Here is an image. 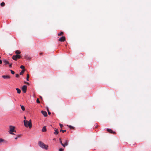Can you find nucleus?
<instances>
[{"label": "nucleus", "instance_id": "1", "mask_svg": "<svg viewBox=\"0 0 151 151\" xmlns=\"http://www.w3.org/2000/svg\"><path fill=\"white\" fill-rule=\"evenodd\" d=\"M38 145L40 147L43 149L46 150H47L48 149V145H45L43 142L41 141L39 142Z\"/></svg>", "mask_w": 151, "mask_h": 151}, {"label": "nucleus", "instance_id": "2", "mask_svg": "<svg viewBox=\"0 0 151 151\" xmlns=\"http://www.w3.org/2000/svg\"><path fill=\"white\" fill-rule=\"evenodd\" d=\"M24 125L26 127H29V128H31L32 127V124L31 123L29 122L27 120H24Z\"/></svg>", "mask_w": 151, "mask_h": 151}, {"label": "nucleus", "instance_id": "3", "mask_svg": "<svg viewBox=\"0 0 151 151\" xmlns=\"http://www.w3.org/2000/svg\"><path fill=\"white\" fill-rule=\"evenodd\" d=\"M9 132L11 134H15L13 133V132H16V131L15 130V127L13 126H10L9 127Z\"/></svg>", "mask_w": 151, "mask_h": 151}, {"label": "nucleus", "instance_id": "4", "mask_svg": "<svg viewBox=\"0 0 151 151\" xmlns=\"http://www.w3.org/2000/svg\"><path fill=\"white\" fill-rule=\"evenodd\" d=\"M27 86L26 85H24L22 88V90L24 93H25L27 91Z\"/></svg>", "mask_w": 151, "mask_h": 151}, {"label": "nucleus", "instance_id": "5", "mask_svg": "<svg viewBox=\"0 0 151 151\" xmlns=\"http://www.w3.org/2000/svg\"><path fill=\"white\" fill-rule=\"evenodd\" d=\"M65 40V36H62L59 39V41L60 42H64Z\"/></svg>", "mask_w": 151, "mask_h": 151}, {"label": "nucleus", "instance_id": "6", "mask_svg": "<svg viewBox=\"0 0 151 151\" xmlns=\"http://www.w3.org/2000/svg\"><path fill=\"white\" fill-rule=\"evenodd\" d=\"M68 142L67 140H65V141L64 144H62V145L64 147H65V146L68 145Z\"/></svg>", "mask_w": 151, "mask_h": 151}, {"label": "nucleus", "instance_id": "7", "mask_svg": "<svg viewBox=\"0 0 151 151\" xmlns=\"http://www.w3.org/2000/svg\"><path fill=\"white\" fill-rule=\"evenodd\" d=\"M41 112L46 117L47 116V112L46 111H42Z\"/></svg>", "mask_w": 151, "mask_h": 151}, {"label": "nucleus", "instance_id": "8", "mask_svg": "<svg viewBox=\"0 0 151 151\" xmlns=\"http://www.w3.org/2000/svg\"><path fill=\"white\" fill-rule=\"evenodd\" d=\"M2 77L4 79H9L10 78V76L8 75H3Z\"/></svg>", "mask_w": 151, "mask_h": 151}, {"label": "nucleus", "instance_id": "9", "mask_svg": "<svg viewBox=\"0 0 151 151\" xmlns=\"http://www.w3.org/2000/svg\"><path fill=\"white\" fill-rule=\"evenodd\" d=\"M107 131L111 133H113V134H114L115 133V132H114L112 131V130L111 129H107Z\"/></svg>", "mask_w": 151, "mask_h": 151}, {"label": "nucleus", "instance_id": "10", "mask_svg": "<svg viewBox=\"0 0 151 151\" xmlns=\"http://www.w3.org/2000/svg\"><path fill=\"white\" fill-rule=\"evenodd\" d=\"M55 132H54V134L55 135H57L59 133L58 130V129H55L54 130Z\"/></svg>", "mask_w": 151, "mask_h": 151}, {"label": "nucleus", "instance_id": "11", "mask_svg": "<svg viewBox=\"0 0 151 151\" xmlns=\"http://www.w3.org/2000/svg\"><path fill=\"white\" fill-rule=\"evenodd\" d=\"M3 62L5 63V65H6L9 64V62L6 60H3Z\"/></svg>", "mask_w": 151, "mask_h": 151}, {"label": "nucleus", "instance_id": "12", "mask_svg": "<svg viewBox=\"0 0 151 151\" xmlns=\"http://www.w3.org/2000/svg\"><path fill=\"white\" fill-rule=\"evenodd\" d=\"M6 141L4 139L0 138V144L1 142H6Z\"/></svg>", "mask_w": 151, "mask_h": 151}, {"label": "nucleus", "instance_id": "13", "mask_svg": "<svg viewBox=\"0 0 151 151\" xmlns=\"http://www.w3.org/2000/svg\"><path fill=\"white\" fill-rule=\"evenodd\" d=\"M47 130L46 126H44L43 127L42 129V131L43 132H46Z\"/></svg>", "mask_w": 151, "mask_h": 151}, {"label": "nucleus", "instance_id": "14", "mask_svg": "<svg viewBox=\"0 0 151 151\" xmlns=\"http://www.w3.org/2000/svg\"><path fill=\"white\" fill-rule=\"evenodd\" d=\"M12 58L13 59L15 60H17V58L16 56V55H13L12 56Z\"/></svg>", "mask_w": 151, "mask_h": 151}, {"label": "nucleus", "instance_id": "15", "mask_svg": "<svg viewBox=\"0 0 151 151\" xmlns=\"http://www.w3.org/2000/svg\"><path fill=\"white\" fill-rule=\"evenodd\" d=\"M63 32H61L60 33L58 34V35L59 36H60L63 35Z\"/></svg>", "mask_w": 151, "mask_h": 151}, {"label": "nucleus", "instance_id": "16", "mask_svg": "<svg viewBox=\"0 0 151 151\" xmlns=\"http://www.w3.org/2000/svg\"><path fill=\"white\" fill-rule=\"evenodd\" d=\"M16 90L17 91V93H21V90L20 89H19V88H16Z\"/></svg>", "mask_w": 151, "mask_h": 151}, {"label": "nucleus", "instance_id": "17", "mask_svg": "<svg viewBox=\"0 0 151 151\" xmlns=\"http://www.w3.org/2000/svg\"><path fill=\"white\" fill-rule=\"evenodd\" d=\"M25 69H22L21 71V72L20 73V75H23V74L24 73V71H25Z\"/></svg>", "mask_w": 151, "mask_h": 151}, {"label": "nucleus", "instance_id": "18", "mask_svg": "<svg viewBox=\"0 0 151 151\" xmlns=\"http://www.w3.org/2000/svg\"><path fill=\"white\" fill-rule=\"evenodd\" d=\"M21 136V135L20 134H18L16 136V137L15 138V139H17L18 137H20Z\"/></svg>", "mask_w": 151, "mask_h": 151}, {"label": "nucleus", "instance_id": "19", "mask_svg": "<svg viewBox=\"0 0 151 151\" xmlns=\"http://www.w3.org/2000/svg\"><path fill=\"white\" fill-rule=\"evenodd\" d=\"M21 53V52L18 50H17L15 51V53L17 54H20Z\"/></svg>", "mask_w": 151, "mask_h": 151}, {"label": "nucleus", "instance_id": "20", "mask_svg": "<svg viewBox=\"0 0 151 151\" xmlns=\"http://www.w3.org/2000/svg\"><path fill=\"white\" fill-rule=\"evenodd\" d=\"M20 106H21V108L22 109L23 111H24L25 110V108L24 107V106H21V105Z\"/></svg>", "mask_w": 151, "mask_h": 151}, {"label": "nucleus", "instance_id": "21", "mask_svg": "<svg viewBox=\"0 0 151 151\" xmlns=\"http://www.w3.org/2000/svg\"><path fill=\"white\" fill-rule=\"evenodd\" d=\"M4 5H5V3L4 2H3L1 4V6H4Z\"/></svg>", "mask_w": 151, "mask_h": 151}, {"label": "nucleus", "instance_id": "22", "mask_svg": "<svg viewBox=\"0 0 151 151\" xmlns=\"http://www.w3.org/2000/svg\"><path fill=\"white\" fill-rule=\"evenodd\" d=\"M16 56L17 58H17L19 59V58H21V56L20 55H16Z\"/></svg>", "mask_w": 151, "mask_h": 151}, {"label": "nucleus", "instance_id": "23", "mask_svg": "<svg viewBox=\"0 0 151 151\" xmlns=\"http://www.w3.org/2000/svg\"><path fill=\"white\" fill-rule=\"evenodd\" d=\"M29 74H28L27 75V81H29Z\"/></svg>", "mask_w": 151, "mask_h": 151}, {"label": "nucleus", "instance_id": "24", "mask_svg": "<svg viewBox=\"0 0 151 151\" xmlns=\"http://www.w3.org/2000/svg\"><path fill=\"white\" fill-rule=\"evenodd\" d=\"M9 70L11 71V73H12V74H14L15 72L14 71L11 70Z\"/></svg>", "mask_w": 151, "mask_h": 151}, {"label": "nucleus", "instance_id": "25", "mask_svg": "<svg viewBox=\"0 0 151 151\" xmlns=\"http://www.w3.org/2000/svg\"><path fill=\"white\" fill-rule=\"evenodd\" d=\"M67 126H68V127L70 128V129H74V127L71 125H67Z\"/></svg>", "mask_w": 151, "mask_h": 151}, {"label": "nucleus", "instance_id": "26", "mask_svg": "<svg viewBox=\"0 0 151 151\" xmlns=\"http://www.w3.org/2000/svg\"><path fill=\"white\" fill-rule=\"evenodd\" d=\"M24 58L27 59H29V58L27 55H26L24 56Z\"/></svg>", "mask_w": 151, "mask_h": 151}, {"label": "nucleus", "instance_id": "27", "mask_svg": "<svg viewBox=\"0 0 151 151\" xmlns=\"http://www.w3.org/2000/svg\"><path fill=\"white\" fill-rule=\"evenodd\" d=\"M60 132H62L63 133H64V132H66V130H63L62 129H60Z\"/></svg>", "mask_w": 151, "mask_h": 151}, {"label": "nucleus", "instance_id": "28", "mask_svg": "<svg viewBox=\"0 0 151 151\" xmlns=\"http://www.w3.org/2000/svg\"><path fill=\"white\" fill-rule=\"evenodd\" d=\"M36 101L37 102L38 104H39L40 103V101H39V99L38 98L37 99Z\"/></svg>", "mask_w": 151, "mask_h": 151}, {"label": "nucleus", "instance_id": "29", "mask_svg": "<svg viewBox=\"0 0 151 151\" xmlns=\"http://www.w3.org/2000/svg\"><path fill=\"white\" fill-rule=\"evenodd\" d=\"M20 68L21 69H24V67L23 65H22L21 66Z\"/></svg>", "mask_w": 151, "mask_h": 151}, {"label": "nucleus", "instance_id": "30", "mask_svg": "<svg viewBox=\"0 0 151 151\" xmlns=\"http://www.w3.org/2000/svg\"><path fill=\"white\" fill-rule=\"evenodd\" d=\"M59 140H60V143L62 145V144H63L62 143V141L61 140V138H60Z\"/></svg>", "mask_w": 151, "mask_h": 151}, {"label": "nucleus", "instance_id": "31", "mask_svg": "<svg viewBox=\"0 0 151 151\" xmlns=\"http://www.w3.org/2000/svg\"><path fill=\"white\" fill-rule=\"evenodd\" d=\"M19 75L18 74H16V77L18 78V77H19Z\"/></svg>", "mask_w": 151, "mask_h": 151}, {"label": "nucleus", "instance_id": "32", "mask_svg": "<svg viewBox=\"0 0 151 151\" xmlns=\"http://www.w3.org/2000/svg\"><path fill=\"white\" fill-rule=\"evenodd\" d=\"M64 149H62V148H60L59 149V151H63V150H64Z\"/></svg>", "mask_w": 151, "mask_h": 151}, {"label": "nucleus", "instance_id": "33", "mask_svg": "<svg viewBox=\"0 0 151 151\" xmlns=\"http://www.w3.org/2000/svg\"><path fill=\"white\" fill-rule=\"evenodd\" d=\"M60 128H62V127H63V124H60Z\"/></svg>", "mask_w": 151, "mask_h": 151}, {"label": "nucleus", "instance_id": "34", "mask_svg": "<svg viewBox=\"0 0 151 151\" xmlns=\"http://www.w3.org/2000/svg\"><path fill=\"white\" fill-rule=\"evenodd\" d=\"M47 110V111H48V114L49 115L51 113L50 112L49 110L48 109Z\"/></svg>", "mask_w": 151, "mask_h": 151}, {"label": "nucleus", "instance_id": "35", "mask_svg": "<svg viewBox=\"0 0 151 151\" xmlns=\"http://www.w3.org/2000/svg\"><path fill=\"white\" fill-rule=\"evenodd\" d=\"M12 63H11L9 65V67H10V68H11L12 67Z\"/></svg>", "mask_w": 151, "mask_h": 151}, {"label": "nucleus", "instance_id": "36", "mask_svg": "<svg viewBox=\"0 0 151 151\" xmlns=\"http://www.w3.org/2000/svg\"><path fill=\"white\" fill-rule=\"evenodd\" d=\"M2 63V60L0 59V64H1Z\"/></svg>", "mask_w": 151, "mask_h": 151}, {"label": "nucleus", "instance_id": "37", "mask_svg": "<svg viewBox=\"0 0 151 151\" xmlns=\"http://www.w3.org/2000/svg\"><path fill=\"white\" fill-rule=\"evenodd\" d=\"M25 83H26L27 84H28V85H29V83L28 82H25Z\"/></svg>", "mask_w": 151, "mask_h": 151}, {"label": "nucleus", "instance_id": "38", "mask_svg": "<svg viewBox=\"0 0 151 151\" xmlns=\"http://www.w3.org/2000/svg\"><path fill=\"white\" fill-rule=\"evenodd\" d=\"M28 122H30L31 123V120H30Z\"/></svg>", "mask_w": 151, "mask_h": 151}, {"label": "nucleus", "instance_id": "39", "mask_svg": "<svg viewBox=\"0 0 151 151\" xmlns=\"http://www.w3.org/2000/svg\"><path fill=\"white\" fill-rule=\"evenodd\" d=\"M24 119H26V117H25V116H24Z\"/></svg>", "mask_w": 151, "mask_h": 151}, {"label": "nucleus", "instance_id": "40", "mask_svg": "<svg viewBox=\"0 0 151 151\" xmlns=\"http://www.w3.org/2000/svg\"><path fill=\"white\" fill-rule=\"evenodd\" d=\"M42 54V53H40V55H41Z\"/></svg>", "mask_w": 151, "mask_h": 151}, {"label": "nucleus", "instance_id": "41", "mask_svg": "<svg viewBox=\"0 0 151 151\" xmlns=\"http://www.w3.org/2000/svg\"><path fill=\"white\" fill-rule=\"evenodd\" d=\"M40 98H42V97L40 96Z\"/></svg>", "mask_w": 151, "mask_h": 151}, {"label": "nucleus", "instance_id": "42", "mask_svg": "<svg viewBox=\"0 0 151 151\" xmlns=\"http://www.w3.org/2000/svg\"><path fill=\"white\" fill-rule=\"evenodd\" d=\"M0 58H1V57H0Z\"/></svg>", "mask_w": 151, "mask_h": 151}]
</instances>
